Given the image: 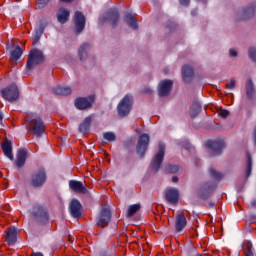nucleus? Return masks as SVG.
<instances>
[{
  "instance_id": "nucleus-27",
  "label": "nucleus",
  "mask_w": 256,
  "mask_h": 256,
  "mask_svg": "<svg viewBox=\"0 0 256 256\" xmlns=\"http://www.w3.org/2000/svg\"><path fill=\"white\" fill-rule=\"evenodd\" d=\"M243 250L246 256H254L253 244L251 242L247 241L243 246Z\"/></svg>"
},
{
  "instance_id": "nucleus-18",
  "label": "nucleus",
  "mask_w": 256,
  "mask_h": 256,
  "mask_svg": "<svg viewBox=\"0 0 256 256\" xmlns=\"http://www.w3.org/2000/svg\"><path fill=\"white\" fill-rule=\"evenodd\" d=\"M2 151H3L4 155H5V157L10 159V161H13V159H15V157L13 156V146L11 144V141L6 140L2 144Z\"/></svg>"
},
{
  "instance_id": "nucleus-28",
  "label": "nucleus",
  "mask_w": 256,
  "mask_h": 256,
  "mask_svg": "<svg viewBox=\"0 0 256 256\" xmlns=\"http://www.w3.org/2000/svg\"><path fill=\"white\" fill-rule=\"evenodd\" d=\"M89 49V44H83L78 53H79V57H80V60L83 61V59H85V57H87V51Z\"/></svg>"
},
{
  "instance_id": "nucleus-14",
  "label": "nucleus",
  "mask_w": 256,
  "mask_h": 256,
  "mask_svg": "<svg viewBox=\"0 0 256 256\" xmlns=\"http://www.w3.org/2000/svg\"><path fill=\"white\" fill-rule=\"evenodd\" d=\"M69 207L72 217L79 219V217H81V202H79L77 199H74L71 201Z\"/></svg>"
},
{
  "instance_id": "nucleus-1",
  "label": "nucleus",
  "mask_w": 256,
  "mask_h": 256,
  "mask_svg": "<svg viewBox=\"0 0 256 256\" xmlns=\"http://www.w3.org/2000/svg\"><path fill=\"white\" fill-rule=\"evenodd\" d=\"M45 60V56L43 55V51L39 49H32L29 53L28 56V61H27V69H35L39 63H43Z\"/></svg>"
},
{
  "instance_id": "nucleus-15",
  "label": "nucleus",
  "mask_w": 256,
  "mask_h": 256,
  "mask_svg": "<svg viewBox=\"0 0 256 256\" xmlns=\"http://www.w3.org/2000/svg\"><path fill=\"white\" fill-rule=\"evenodd\" d=\"M206 147H208V149L213 151L215 155H219V153H221V151L223 150V147H225V144L221 141L210 140L206 143Z\"/></svg>"
},
{
  "instance_id": "nucleus-7",
  "label": "nucleus",
  "mask_w": 256,
  "mask_h": 256,
  "mask_svg": "<svg viewBox=\"0 0 256 256\" xmlns=\"http://www.w3.org/2000/svg\"><path fill=\"white\" fill-rule=\"evenodd\" d=\"M147 147H149V135L142 134L138 140L136 151L140 157H143L147 151Z\"/></svg>"
},
{
  "instance_id": "nucleus-41",
  "label": "nucleus",
  "mask_w": 256,
  "mask_h": 256,
  "mask_svg": "<svg viewBox=\"0 0 256 256\" xmlns=\"http://www.w3.org/2000/svg\"><path fill=\"white\" fill-rule=\"evenodd\" d=\"M168 171L170 173H177V171H179V166H177V165L169 166Z\"/></svg>"
},
{
  "instance_id": "nucleus-25",
  "label": "nucleus",
  "mask_w": 256,
  "mask_h": 256,
  "mask_svg": "<svg viewBox=\"0 0 256 256\" xmlns=\"http://www.w3.org/2000/svg\"><path fill=\"white\" fill-rule=\"evenodd\" d=\"M54 93L56 95H70L71 88L68 86H58L54 89Z\"/></svg>"
},
{
  "instance_id": "nucleus-43",
  "label": "nucleus",
  "mask_w": 256,
  "mask_h": 256,
  "mask_svg": "<svg viewBox=\"0 0 256 256\" xmlns=\"http://www.w3.org/2000/svg\"><path fill=\"white\" fill-rule=\"evenodd\" d=\"M229 55H230V57H235L237 55V51H235V49H230Z\"/></svg>"
},
{
  "instance_id": "nucleus-48",
  "label": "nucleus",
  "mask_w": 256,
  "mask_h": 256,
  "mask_svg": "<svg viewBox=\"0 0 256 256\" xmlns=\"http://www.w3.org/2000/svg\"><path fill=\"white\" fill-rule=\"evenodd\" d=\"M251 205H252V207H256V200H253V201L251 202Z\"/></svg>"
},
{
  "instance_id": "nucleus-13",
  "label": "nucleus",
  "mask_w": 256,
  "mask_h": 256,
  "mask_svg": "<svg viewBox=\"0 0 256 256\" xmlns=\"http://www.w3.org/2000/svg\"><path fill=\"white\" fill-rule=\"evenodd\" d=\"M75 29L77 33H81L85 29V16L81 12L75 13Z\"/></svg>"
},
{
  "instance_id": "nucleus-30",
  "label": "nucleus",
  "mask_w": 256,
  "mask_h": 256,
  "mask_svg": "<svg viewBox=\"0 0 256 256\" xmlns=\"http://www.w3.org/2000/svg\"><path fill=\"white\" fill-rule=\"evenodd\" d=\"M139 209H141V205L134 204L128 207L127 217H133V214L136 213Z\"/></svg>"
},
{
  "instance_id": "nucleus-29",
  "label": "nucleus",
  "mask_w": 256,
  "mask_h": 256,
  "mask_svg": "<svg viewBox=\"0 0 256 256\" xmlns=\"http://www.w3.org/2000/svg\"><path fill=\"white\" fill-rule=\"evenodd\" d=\"M201 111V105L199 104H194L190 108V116L191 117H197L199 115V112Z\"/></svg>"
},
{
  "instance_id": "nucleus-45",
  "label": "nucleus",
  "mask_w": 256,
  "mask_h": 256,
  "mask_svg": "<svg viewBox=\"0 0 256 256\" xmlns=\"http://www.w3.org/2000/svg\"><path fill=\"white\" fill-rule=\"evenodd\" d=\"M36 43H39V36L34 37V43L33 44L35 45Z\"/></svg>"
},
{
  "instance_id": "nucleus-33",
  "label": "nucleus",
  "mask_w": 256,
  "mask_h": 256,
  "mask_svg": "<svg viewBox=\"0 0 256 256\" xmlns=\"http://www.w3.org/2000/svg\"><path fill=\"white\" fill-rule=\"evenodd\" d=\"M247 159H248V162H247V177H249L251 175V169L253 167V162L251 161V155H247Z\"/></svg>"
},
{
  "instance_id": "nucleus-20",
  "label": "nucleus",
  "mask_w": 256,
  "mask_h": 256,
  "mask_svg": "<svg viewBox=\"0 0 256 256\" xmlns=\"http://www.w3.org/2000/svg\"><path fill=\"white\" fill-rule=\"evenodd\" d=\"M6 241L8 245H15L17 243V229L11 227L6 233Z\"/></svg>"
},
{
  "instance_id": "nucleus-31",
  "label": "nucleus",
  "mask_w": 256,
  "mask_h": 256,
  "mask_svg": "<svg viewBox=\"0 0 256 256\" xmlns=\"http://www.w3.org/2000/svg\"><path fill=\"white\" fill-rule=\"evenodd\" d=\"M253 92V82L251 80H248L246 84V93L248 97H253Z\"/></svg>"
},
{
  "instance_id": "nucleus-26",
  "label": "nucleus",
  "mask_w": 256,
  "mask_h": 256,
  "mask_svg": "<svg viewBox=\"0 0 256 256\" xmlns=\"http://www.w3.org/2000/svg\"><path fill=\"white\" fill-rule=\"evenodd\" d=\"M91 125V117L85 118L84 122L80 124V133H87L89 131V126Z\"/></svg>"
},
{
  "instance_id": "nucleus-10",
  "label": "nucleus",
  "mask_w": 256,
  "mask_h": 256,
  "mask_svg": "<svg viewBox=\"0 0 256 256\" xmlns=\"http://www.w3.org/2000/svg\"><path fill=\"white\" fill-rule=\"evenodd\" d=\"M100 21H110L112 26L115 27L119 23V12L117 10H110L104 14V18H100Z\"/></svg>"
},
{
  "instance_id": "nucleus-49",
  "label": "nucleus",
  "mask_w": 256,
  "mask_h": 256,
  "mask_svg": "<svg viewBox=\"0 0 256 256\" xmlns=\"http://www.w3.org/2000/svg\"><path fill=\"white\" fill-rule=\"evenodd\" d=\"M61 1H63L64 3H71V1L73 0H61Z\"/></svg>"
},
{
  "instance_id": "nucleus-34",
  "label": "nucleus",
  "mask_w": 256,
  "mask_h": 256,
  "mask_svg": "<svg viewBox=\"0 0 256 256\" xmlns=\"http://www.w3.org/2000/svg\"><path fill=\"white\" fill-rule=\"evenodd\" d=\"M253 13H254V9L253 8H248V9L241 12V15H243V16L240 17V19H245L246 17H249V15H253Z\"/></svg>"
},
{
  "instance_id": "nucleus-46",
  "label": "nucleus",
  "mask_w": 256,
  "mask_h": 256,
  "mask_svg": "<svg viewBox=\"0 0 256 256\" xmlns=\"http://www.w3.org/2000/svg\"><path fill=\"white\" fill-rule=\"evenodd\" d=\"M172 181H173V183H177V181H179V178H177V176H174V177H172Z\"/></svg>"
},
{
  "instance_id": "nucleus-8",
  "label": "nucleus",
  "mask_w": 256,
  "mask_h": 256,
  "mask_svg": "<svg viewBox=\"0 0 256 256\" xmlns=\"http://www.w3.org/2000/svg\"><path fill=\"white\" fill-rule=\"evenodd\" d=\"M171 89H173V81L163 80L158 85V94L160 97H167L171 93Z\"/></svg>"
},
{
  "instance_id": "nucleus-42",
  "label": "nucleus",
  "mask_w": 256,
  "mask_h": 256,
  "mask_svg": "<svg viewBox=\"0 0 256 256\" xmlns=\"http://www.w3.org/2000/svg\"><path fill=\"white\" fill-rule=\"evenodd\" d=\"M219 115H220V117H223V119H225V118L229 117V112H228V110H220Z\"/></svg>"
},
{
  "instance_id": "nucleus-24",
  "label": "nucleus",
  "mask_w": 256,
  "mask_h": 256,
  "mask_svg": "<svg viewBox=\"0 0 256 256\" xmlns=\"http://www.w3.org/2000/svg\"><path fill=\"white\" fill-rule=\"evenodd\" d=\"M124 21L131 29H137V20H135V17H133V15H126Z\"/></svg>"
},
{
  "instance_id": "nucleus-35",
  "label": "nucleus",
  "mask_w": 256,
  "mask_h": 256,
  "mask_svg": "<svg viewBox=\"0 0 256 256\" xmlns=\"http://www.w3.org/2000/svg\"><path fill=\"white\" fill-rule=\"evenodd\" d=\"M51 0H37V5L39 9H44V7H47L49 5Z\"/></svg>"
},
{
  "instance_id": "nucleus-47",
  "label": "nucleus",
  "mask_w": 256,
  "mask_h": 256,
  "mask_svg": "<svg viewBox=\"0 0 256 256\" xmlns=\"http://www.w3.org/2000/svg\"><path fill=\"white\" fill-rule=\"evenodd\" d=\"M32 256H43V254L41 252H36V253H33Z\"/></svg>"
},
{
  "instance_id": "nucleus-9",
  "label": "nucleus",
  "mask_w": 256,
  "mask_h": 256,
  "mask_svg": "<svg viewBox=\"0 0 256 256\" xmlns=\"http://www.w3.org/2000/svg\"><path fill=\"white\" fill-rule=\"evenodd\" d=\"M95 101V96L91 95L87 98H78L75 101V106L77 109L85 110L89 109L93 105V102Z\"/></svg>"
},
{
  "instance_id": "nucleus-6",
  "label": "nucleus",
  "mask_w": 256,
  "mask_h": 256,
  "mask_svg": "<svg viewBox=\"0 0 256 256\" xmlns=\"http://www.w3.org/2000/svg\"><path fill=\"white\" fill-rule=\"evenodd\" d=\"M111 221V211L108 208H103L96 219L99 227H107Z\"/></svg>"
},
{
  "instance_id": "nucleus-39",
  "label": "nucleus",
  "mask_w": 256,
  "mask_h": 256,
  "mask_svg": "<svg viewBox=\"0 0 256 256\" xmlns=\"http://www.w3.org/2000/svg\"><path fill=\"white\" fill-rule=\"evenodd\" d=\"M35 215L39 217H43V216L45 217L47 215V212H45L43 208L38 207V212H35Z\"/></svg>"
},
{
  "instance_id": "nucleus-51",
  "label": "nucleus",
  "mask_w": 256,
  "mask_h": 256,
  "mask_svg": "<svg viewBox=\"0 0 256 256\" xmlns=\"http://www.w3.org/2000/svg\"><path fill=\"white\" fill-rule=\"evenodd\" d=\"M151 91H152V90H151V89H149L147 92H148V93H151Z\"/></svg>"
},
{
  "instance_id": "nucleus-4",
  "label": "nucleus",
  "mask_w": 256,
  "mask_h": 256,
  "mask_svg": "<svg viewBox=\"0 0 256 256\" xmlns=\"http://www.w3.org/2000/svg\"><path fill=\"white\" fill-rule=\"evenodd\" d=\"M2 97L10 103L17 101L19 99V88L15 84L8 86L2 90Z\"/></svg>"
},
{
  "instance_id": "nucleus-3",
  "label": "nucleus",
  "mask_w": 256,
  "mask_h": 256,
  "mask_svg": "<svg viewBox=\"0 0 256 256\" xmlns=\"http://www.w3.org/2000/svg\"><path fill=\"white\" fill-rule=\"evenodd\" d=\"M30 130L36 137H41L45 133V124L41 121L39 116H32L30 120Z\"/></svg>"
},
{
  "instance_id": "nucleus-32",
  "label": "nucleus",
  "mask_w": 256,
  "mask_h": 256,
  "mask_svg": "<svg viewBox=\"0 0 256 256\" xmlns=\"http://www.w3.org/2000/svg\"><path fill=\"white\" fill-rule=\"evenodd\" d=\"M103 138L105 139V141H109V142H113L115 141V139H117V137L115 136V133L113 132L104 133Z\"/></svg>"
},
{
  "instance_id": "nucleus-40",
  "label": "nucleus",
  "mask_w": 256,
  "mask_h": 256,
  "mask_svg": "<svg viewBox=\"0 0 256 256\" xmlns=\"http://www.w3.org/2000/svg\"><path fill=\"white\" fill-rule=\"evenodd\" d=\"M212 187L209 183H205L201 186L200 191H211Z\"/></svg>"
},
{
  "instance_id": "nucleus-5",
  "label": "nucleus",
  "mask_w": 256,
  "mask_h": 256,
  "mask_svg": "<svg viewBox=\"0 0 256 256\" xmlns=\"http://www.w3.org/2000/svg\"><path fill=\"white\" fill-rule=\"evenodd\" d=\"M164 158H165V144L160 143L159 151L154 156V159L152 160V163H151V167L154 171H159V167H161V163H163Z\"/></svg>"
},
{
  "instance_id": "nucleus-12",
  "label": "nucleus",
  "mask_w": 256,
  "mask_h": 256,
  "mask_svg": "<svg viewBox=\"0 0 256 256\" xmlns=\"http://www.w3.org/2000/svg\"><path fill=\"white\" fill-rule=\"evenodd\" d=\"M186 226H187V218L185 217V214L182 211H180L178 212V215L176 217V222H175L177 233H181V231H183V229H185Z\"/></svg>"
},
{
  "instance_id": "nucleus-22",
  "label": "nucleus",
  "mask_w": 256,
  "mask_h": 256,
  "mask_svg": "<svg viewBox=\"0 0 256 256\" xmlns=\"http://www.w3.org/2000/svg\"><path fill=\"white\" fill-rule=\"evenodd\" d=\"M23 55V50L19 45L15 46L11 51H10V57L13 61H17L21 58Z\"/></svg>"
},
{
  "instance_id": "nucleus-2",
  "label": "nucleus",
  "mask_w": 256,
  "mask_h": 256,
  "mask_svg": "<svg viewBox=\"0 0 256 256\" xmlns=\"http://www.w3.org/2000/svg\"><path fill=\"white\" fill-rule=\"evenodd\" d=\"M133 106V96L126 95L118 104V114L120 117H127L131 112V107Z\"/></svg>"
},
{
  "instance_id": "nucleus-11",
  "label": "nucleus",
  "mask_w": 256,
  "mask_h": 256,
  "mask_svg": "<svg viewBox=\"0 0 256 256\" xmlns=\"http://www.w3.org/2000/svg\"><path fill=\"white\" fill-rule=\"evenodd\" d=\"M45 181H47V175L43 169L39 170L32 176V185L34 187H41Z\"/></svg>"
},
{
  "instance_id": "nucleus-16",
  "label": "nucleus",
  "mask_w": 256,
  "mask_h": 256,
  "mask_svg": "<svg viewBox=\"0 0 256 256\" xmlns=\"http://www.w3.org/2000/svg\"><path fill=\"white\" fill-rule=\"evenodd\" d=\"M69 187L75 193H82L83 195L87 193V189L85 188V186H83V183L77 180H71L69 182Z\"/></svg>"
},
{
  "instance_id": "nucleus-17",
  "label": "nucleus",
  "mask_w": 256,
  "mask_h": 256,
  "mask_svg": "<svg viewBox=\"0 0 256 256\" xmlns=\"http://www.w3.org/2000/svg\"><path fill=\"white\" fill-rule=\"evenodd\" d=\"M165 197L169 203L175 204L179 201V191L175 188H170L166 191Z\"/></svg>"
},
{
  "instance_id": "nucleus-36",
  "label": "nucleus",
  "mask_w": 256,
  "mask_h": 256,
  "mask_svg": "<svg viewBox=\"0 0 256 256\" xmlns=\"http://www.w3.org/2000/svg\"><path fill=\"white\" fill-rule=\"evenodd\" d=\"M209 173L211 177H214V179H221V174L218 173L215 169L210 168Z\"/></svg>"
},
{
  "instance_id": "nucleus-38",
  "label": "nucleus",
  "mask_w": 256,
  "mask_h": 256,
  "mask_svg": "<svg viewBox=\"0 0 256 256\" xmlns=\"http://www.w3.org/2000/svg\"><path fill=\"white\" fill-rule=\"evenodd\" d=\"M235 85H236V82H235V79H231L227 84H226V89H235Z\"/></svg>"
},
{
  "instance_id": "nucleus-23",
  "label": "nucleus",
  "mask_w": 256,
  "mask_h": 256,
  "mask_svg": "<svg viewBox=\"0 0 256 256\" xmlns=\"http://www.w3.org/2000/svg\"><path fill=\"white\" fill-rule=\"evenodd\" d=\"M57 18L59 23H67V20L69 19V10L61 8L58 11Z\"/></svg>"
},
{
  "instance_id": "nucleus-44",
  "label": "nucleus",
  "mask_w": 256,
  "mask_h": 256,
  "mask_svg": "<svg viewBox=\"0 0 256 256\" xmlns=\"http://www.w3.org/2000/svg\"><path fill=\"white\" fill-rule=\"evenodd\" d=\"M181 5H189V0H180Z\"/></svg>"
},
{
  "instance_id": "nucleus-21",
  "label": "nucleus",
  "mask_w": 256,
  "mask_h": 256,
  "mask_svg": "<svg viewBox=\"0 0 256 256\" xmlns=\"http://www.w3.org/2000/svg\"><path fill=\"white\" fill-rule=\"evenodd\" d=\"M182 77L185 83H189L193 77V68L191 66L185 65L182 68Z\"/></svg>"
},
{
  "instance_id": "nucleus-19",
  "label": "nucleus",
  "mask_w": 256,
  "mask_h": 256,
  "mask_svg": "<svg viewBox=\"0 0 256 256\" xmlns=\"http://www.w3.org/2000/svg\"><path fill=\"white\" fill-rule=\"evenodd\" d=\"M25 161H27V150L20 149L16 156V167L21 168L25 165Z\"/></svg>"
},
{
  "instance_id": "nucleus-37",
  "label": "nucleus",
  "mask_w": 256,
  "mask_h": 256,
  "mask_svg": "<svg viewBox=\"0 0 256 256\" xmlns=\"http://www.w3.org/2000/svg\"><path fill=\"white\" fill-rule=\"evenodd\" d=\"M249 57L252 61H256V49L254 47L249 48Z\"/></svg>"
},
{
  "instance_id": "nucleus-50",
  "label": "nucleus",
  "mask_w": 256,
  "mask_h": 256,
  "mask_svg": "<svg viewBox=\"0 0 256 256\" xmlns=\"http://www.w3.org/2000/svg\"><path fill=\"white\" fill-rule=\"evenodd\" d=\"M3 120V114H1V112H0V121H2Z\"/></svg>"
}]
</instances>
